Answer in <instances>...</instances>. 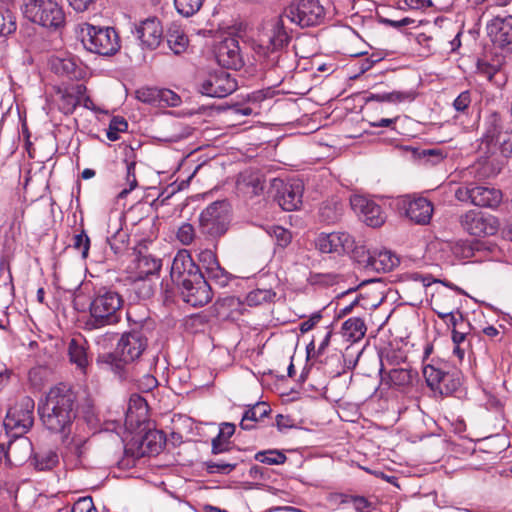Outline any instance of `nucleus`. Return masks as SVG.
Wrapping results in <instances>:
<instances>
[{
	"label": "nucleus",
	"mask_w": 512,
	"mask_h": 512,
	"mask_svg": "<svg viewBox=\"0 0 512 512\" xmlns=\"http://www.w3.org/2000/svg\"><path fill=\"white\" fill-rule=\"evenodd\" d=\"M77 410L76 392L70 384L61 382L47 392L40 417L48 431L59 434L65 441L73 431Z\"/></svg>",
	"instance_id": "obj_1"
},
{
	"label": "nucleus",
	"mask_w": 512,
	"mask_h": 512,
	"mask_svg": "<svg viewBox=\"0 0 512 512\" xmlns=\"http://www.w3.org/2000/svg\"><path fill=\"white\" fill-rule=\"evenodd\" d=\"M148 346V339L141 331H132L122 335L115 352L99 354L97 365L113 372L120 379H128L127 364L139 359Z\"/></svg>",
	"instance_id": "obj_2"
},
{
	"label": "nucleus",
	"mask_w": 512,
	"mask_h": 512,
	"mask_svg": "<svg viewBox=\"0 0 512 512\" xmlns=\"http://www.w3.org/2000/svg\"><path fill=\"white\" fill-rule=\"evenodd\" d=\"M285 16L280 14L267 21L259 35V47L267 58V66L283 67V49L288 45L290 36L285 28Z\"/></svg>",
	"instance_id": "obj_3"
},
{
	"label": "nucleus",
	"mask_w": 512,
	"mask_h": 512,
	"mask_svg": "<svg viewBox=\"0 0 512 512\" xmlns=\"http://www.w3.org/2000/svg\"><path fill=\"white\" fill-rule=\"evenodd\" d=\"M79 37L87 51L98 55L110 56L120 48L119 36L111 27H97L86 23L80 27Z\"/></svg>",
	"instance_id": "obj_4"
},
{
	"label": "nucleus",
	"mask_w": 512,
	"mask_h": 512,
	"mask_svg": "<svg viewBox=\"0 0 512 512\" xmlns=\"http://www.w3.org/2000/svg\"><path fill=\"white\" fill-rule=\"evenodd\" d=\"M24 16L33 23L57 29L65 22L62 7L55 0H22Z\"/></svg>",
	"instance_id": "obj_5"
},
{
	"label": "nucleus",
	"mask_w": 512,
	"mask_h": 512,
	"mask_svg": "<svg viewBox=\"0 0 512 512\" xmlns=\"http://www.w3.org/2000/svg\"><path fill=\"white\" fill-rule=\"evenodd\" d=\"M35 402L30 396H22L11 406L4 419V427L11 436L26 434L34 424Z\"/></svg>",
	"instance_id": "obj_6"
},
{
	"label": "nucleus",
	"mask_w": 512,
	"mask_h": 512,
	"mask_svg": "<svg viewBox=\"0 0 512 512\" xmlns=\"http://www.w3.org/2000/svg\"><path fill=\"white\" fill-rule=\"evenodd\" d=\"M170 276L173 283L182 288H194V285L202 282L207 284L204 275L187 250H180L174 257Z\"/></svg>",
	"instance_id": "obj_7"
},
{
	"label": "nucleus",
	"mask_w": 512,
	"mask_h": 512,
	"mask_svg": "<svg viewBox=\"0 0 512 512\" xmlns=\"http://www.w3.org/2000/svg\"><path fill=\"white\" fill-rule=\"evenodd\" d=\"M200 231L202 234L216 238L228 230L230 215L226 201H216L210 204L200 214Z\"/></svg>",
	"instance_id": "obj_8"
},
{
	"label": "nucleus",
	"mask_w": 512,
	"mask_h": 512,
	"mask_svg": "<svg viewBox=\"0 0 512 512\" xmlns=\"http://www.w3.org/2000/svg\"><path fill=\"white\" fill-rule=\"evenodd\" d=\"M287 20L300 27H310L321 23L324 8L317 0H299L291 3L282 13Z\"/></svg>",
	"instance_id": "obj_9"
},
{
	"label": "nucleus",
	"mask_w": 512,
	"mask_h": 512,
	"mask_svg": "<svg viewBox=\"0 0 512 512\" xmlns=\"http://www.w3.org/2000/svg\"><path fill=\"white\" fill-rule=\"evenodd\" d=\"M427 386L441 395H452L461 386V373L459 371H446L434 364H427L423 368Z\"/></svg>",
	"instance_id": "obj_10"
},
{
	"label": "nucleus",
	"mask_w": 512,
	"mask_h": 512,
	"mask_svg": "<svg viewBox=\"0 0 512 512\" xmlns=\"http://www.w3.org/2000/svg\"><path fill=\"white\" fill-rule=\"evenodd\" d=\"M455 198L479 207L496 208L502 201V192L492 187L469 183L455 190Z\"/></svg>",
	"instance_id": "obj_11"
},
{
	"label": "nucleus",
	"mask_w": 512,
	"mask_h": 512,
	"mask_svg": "<svg viewBox=\"0 0 512 512\" xmlns=\"http://www.w3.org/2000/svg\"><path fill=\"white\" fill-rule=\"evenodd\" d=\"M85 424L81 426L77 423L71 438L65 441L66 453L63 457L66 466L74 469L84 465L87 454V443L89 440L88 432H84Z\"/></svg>",
	"instance_id": "obj_12"
},
{
	"label": "nucleus",
	"mask_w": 512,
	"mask_h": 512,
	"mask_svg": "<svg viewBox=\"0 0 512 512\" xmlns=\"http://www.w3.org/2000/svg\"><path fill=\"white\" fill-rule=\"evenodd\" d=\"M90 303V313L95 321L103 326L122 306L123 300L115 290H102Z\"/></svg>",
	"instance_id": "obj_13"
},
{
	"label": "nucleus",
	"mask_w": 512,
	"mask_h": 512,
	"mask_svg": "<svg viewBox=\"0 0 512 512\" xmlns=\"http://www.w3.org/2000/svg\"><path fill=\"white\" fill-rule=\"evenodd\" d=\"M237 88V81L226 71L209 73L200 83L199 91L206 96L224 98Z\"/></svg>",
	"instance_id": "obj_14"
},
{
	"label": "nucleus",
	"mask_w": 512,
	"mask_h": 512,
	"mask_svg": "<svg viewBox=\"0 0 512 512\" xmlns=\"http://www.w3.org/2000/svg\"><path fill=\"white\" fill-rule=\"evenodd\" d=\"M316 247L322 253L344 254L352 252L355 259L360 252L359 247L355 246L352 236L346 232L322 233L316 239Z\"/></svg>",
	"instance_id": "obj_15"
},
{
	"label": "nucleus",
	"mask_w": 512,
	"mask_h": 512,
	"mask_svg": "<svg viewBox=\"0 0 512 512\" xmlns=\"http://www.w3.org/2000/svg\"><path fill=\"white\" fill-rule=\"evenodd\" d=\"M461 227L470 235H494L498 230L496 217L479 211L470 210L460 216Z\"/></svg>",
	"instance_id": "obj_16"
},
{
	"label": "nucleus",
	"mask_w": 512,
	"mask_h": 512,
	"mask_svg": "<svg viewBox=\"0 0 512 512\" xmlns=\"http://www.w3.org/2000/svg\"><path fill=\"white\" fill-rule=\"evenodd\" d=\"M359 249L360 252L356 260L358 263L363 264L366 269L387 272L396 267L400 262L399 257L390 250H365L364 247H359Z\"/></svg>",
	"instance_id": "obj_17"
},
{
	"label": "nucleus",
	"mask_w": 512,
	"mask_h": 512,
	"mask_svg": "<svg viewBox=\"0 0 512 512\" xmlns=\"http://www.w3.org/2000/svg\"><path fill=\"white\" fill-rule=\"evenodd\" d=\"M350 204L368 226L378 227L383 224L381 207L374 201L361 195H354L350 198Z\"/></svg>",
	"instance_id": "obj_18"
},
{
	"label": "nucleus",
	"mask_w": 512,
	"mask_h": 512,
	"mask_svg": "<svg viewBox=\"0 0 512 512\" xmlns=\"http://www.w3.org/2000/svg\"><path fill=\"white\" fill-rule=\"evenodd\" d=\"M303 184L301 181L280 182L275 196L279 206L285 211L297 210L302 204Z\"/></svg>",
	"instance_id": "obj_19"
},
{
	"label": "nucleus",
	"mask_w": 512,
	"mask_h": 512,
	"mask_svg": "<svg viewBox=\"0 0 512 512\" xmlns=\"http://www.w3.org/2000/svg\"><path fill=\"white\" fill-rule=\"evenodd\" d=\"M14 439L8 444L5 453V465L17 467L32 458L33 445L31 441L22 436H13Z\"/></svg>",
	"instance_id": "obj_20"
},
{
	"label": "nucleus",
	"mask_w": 512,
	"mask_h": 512,
	"mask_svg": "<svg viewBox=\"0 0 512 512\" xmlns=\"http://www.w3.org/2000/svg\"><path fill=\"white\" fill-rule=\"evenodd\" d=\"M216 59L222 67L240 69L243 66V58L238 41L234 38H227L220 42L216 49Z\"/></svg>",
	"instance_id": "obj_21"
},
{
	"label": "nucleus",
	"mask_w": 512,
	"mask_h": 512,
	"mask_svg": "<svg viewBox=\"0 0 512 512\" xmlns=\"http://www.w3.org/2000/svg\"><path fill=\"white\" fill-rule=\"evenodd\" d=\"M487 35L494 45L501 48L512 43V16H496L486 26Z\"/></svg>",
	"instance_id": "obj_22"
},
{
	"label": "nucleus",
	"mask_w": 512,
	"mask_h": 512,
	"mask_svg": "<svg viewBox=\"0 0 512 512\" xmlns=\"http://www.w3.org/2000/svg\"><path fill=\"white\" fill-rule=\"evenodd\" d=\"M137 38L141 44L148 49H156L161 43L163 29L161 23L156 18H148L140 23L136 28Z\"/></svg>",
	"instance_id": "obj_23"
},
{
	"label": "nucleus",
	"mask_w": 512,
	"mask_h": 512,
	"mask_svg": "<svg viewBox=\"0 0 512 512\" xmlns=\"http://www.w3.org/2000/svg\"><path fill=\"white\" fill-rule=\"evenodd\" d=\"M407 217L416 224L430 223L433 215V204L424 197H417L404 202Z\"/></svg>",
	"instance_id": "obj_24"
},
{
	"label": "nucleus",
	"mask_w": 512,
	"mask_h": 512,
	"mask_svg": "<svg viewBox=\"0 0 512 512\" xmlns=\"http://www.w3.org/2000/svg\"><path fill=\"white\" fill-rule=\"evenodd\" d=\"M86 87L83 84H76L65 89L61 93L58 107L64 114H72L76 107L85 98Z\"/></svg>",
	"instance_id": "obj_25"
},
{
	"label": "nucleus",
	"mask_w": 512,
	"mask_h": 512,
	"mask_svg": "<svg viewBox=\"0 0 512 512\" xmlns=\"http://www.w3.org/2000/svg\"><path fill=\"white\" fill-rule=\"evenodd\" d=\"M68 355L70 362L75 364L83 374H86L89 359L87 354V341L82 336L70 340L68 344Z\"/></svg>",
	"instance_id": "obj_26"
},
{
	"label": "nucleus",
	"mask_w": 512,
	"mask_h": 512,
	"mask_svg": "<svg viewBox=\"0 0 512 512\" xmlns=\"http://www.w3.org/2000/svg\"><path fill=\"white\" fill-rule=\"evenodd\" d=\"M271 413L270 406L265 402H258L255 405L245 410L240 427L243 430H252L256 428V424L261 422L265 417Z\"/></svg>",
	"instance_id": "obj_27"
},
{
	"label": "nucleus",
	"mask_w": 512,
	"mask_h": 512,
	"mask_svg": "<svg viewBox=\"0 0 512 512\" xmlns=\"http://www.w3.org/2000/svg\"><path fill=\"white\" fill-rule=\"evenodd\" d=\"M382 382L393 387H406L412 384L413 378L417 376V372L407 368H395L389 372L380 370Z\"/></svg>",
	"instance_id": "obj_28"
},
{
	"label": "nucleus",
	"mask_w": 512,
	"mask_h": 512,
	"mask_svg": "<svg viewBox=\"0 0 512 512\" xmlns=\"http://www.w3.org/2000/svg\"><path fill=\"white\" fill-rule=\"evenodd\" d=\"M51 68L56 74L70 79H79L84 74L82 67L74 58H56L52 60Z\"/></svg>",
	"instance_id": "obj_29"
},
{
	"label": "nucleus",
	"mask_w": 512,
	"mask_h": 512,
	"mask_svg": "<svg viewBox=\"0 0 512 512\" xmlns=\"http://www.w3.org/2000/svg\"><path fill=\"white\" fill-rule=\"evenodd\" d=\"M58 464L59 455L54 449H40L32 454L31 465L38 471H50Z\"/></svg>",
	"instance_id": "obj_30"
},
{
	"label": "nucleus",
	"mask_w": 512,
	"mask_h": 512,
	"mask_svg": "<svg viewBox=\"0 0 512 512\" xmlns=\"http://www.w3.org/2000/svg\"><path fill=\"white\" fill-rule=\"evenodd\" d=\"M367 326L360 317H351L344 321L341 328L342 336L349 342L355 343L364 338Z\"/></svg>",
	"instance_id": "obj_31"
},
{
	"label": "nucleus",
	"mask_w": 512,
	"mask_h": 512,
	"mask_svg": "<svg viewBox=\"0 0 512 512\" xmlns=\"http://www.w3.org/2000/svg\"><path fill=\"white\" fill-rule=\"evenodd\" d=\"M343 214V204L338 198L324 201L319 208L320 219L325 223L337 222Z\"/></svg>",
	"instance_id": "obj_32"
},
{
	"label": "nucleus",
	"mask_w": 512,
	"mask_h": 512,
	"mask_svg": "<svg viewBox=\"0 0 512 512\" xmlns=\"http://www.w3.org/2000/svg\"><path fill=\"white\" fill-rule=\"evenodd\" d=\"M166 444V435L161 430H149L142 439V447L149 454H159Z\"/></svg>",
	"instance_id": "obj_33"
},
{
	"label": "nucleus",
	"mask_w": 512,
	"mask_h": 512,
	"mask_svg": "<svg viewBox=\"0 0 512 512\" xmlns=\"http://www.w3.org/2000/svg\"><path fill=\"white\" fill-rule=\"evenodd\" d=\"M166 40L168 47L175 55L185 52L189 43L186 34L177 26L168 29Z\"/></svg>",
	"instance_id": "obj_34"
},
{
	"label": "nucleus",
	"mask_w": 512,
	"mask_h": 512,
	"mask_svg": "<svg viewBox=\"0 0 512 512\" xmlns=\"http://www.w3.org/2000/svg\"><path fill=\"white\" fill-rule=\"evenodd\" d=\"M180 298L192 307H202L213 298V290H180Z\"/></svg>",
	"instance_id": "obj_35"
},
{
	"label": "nucleus",
	"mask_w": 512,
	"mask_h": 512,
	"mask_svg": "<svg viewBox=\"0 0 512 512\" xmlns=\"http://www.w3.org/2000/svg\"><path fill=\"white\" fill-rule=\"evenodd\" d=\"M502 124L498 113H491L485 120L483 138L487 144L498 142L501 137Z\"/></svg>",
	"instance_id": "obj_36"
},
{
	"label": "nucleus",
	"mask_w": 512,
	"mask_h": 512,
	"mask_svg": "<svg viewBox=\"0 0 512 512\" xmlns=\"http://www.w3.org/2000/svg\"><path fill=\"white\" fill-rule=\"evenodd\" d=\"M413 154L424 164L437 165L447 157V151L439 148L414 149Z\"/></svg>",
	"instance_id": "obj_37"
},
{
	"label": "nucleus",
	"mask_w": 512,
	"mask_h": 512,
	"mask_svg": "<svg viewBox=\"0 0 512 512\" xmlns=\"http://www.w3.org/2000/svg\"><path fill=\"white\" fill-rule=\"evenodd\" d=\"M404 281L413 283L414 285H421L424 288L431 286L432 284L439 283L448 288H458L457 286H451L446 281L436 278L431 274L414 272L404 275Z\"/></svg>",
	"instance_id": "obj_38"
},
{
	"label": "nucleus",
	"mask_w": 512,
	"mask_h": 512,
	"mask_svg": "<svg viewBox=\"0 0 512 512\" xmlns=\"http://www.w3.org/2000/svg\"><path fill=\"white\" fill-rule=\"evenodd\" d=\"M308 281L312 286H334L347 283L343 275L335 273H312Z\"/></svg>",
	"instance_id": "obj_39"
},
{
	"label": "nucleus",
	"mask_w": 512,
	"mask_h": 512,
	"mask_svg": "<svg viewBox=\"0 0 512 512\" xmlns=\"http://www.w3.org/2000/svg\"><path fill=\"white\" fill-rule=\"evenodd\" d=\"M206 275L204 279L207 281L205 284L208 288H211V284L218 285L221 287H225L229 284V280L232 278L221 266L220 264H216L213 267H209L206 271Z\"/></svg>",
	"instance_id": "obj_40"
},
{
	"label": "nucleus",
	"mask_w": 512,
	"mask_h": 512,
	"mask_svg": "<svg viewBox=\"0 0 512 512\" xmlns=\"http://www.w3.org/2000/svg\"><path fill=\"white\" fill-rule=\"evenodd\" d=\"M277 293L274 290H250L245 296V303L248 306H260L275 301Z\"/></svg>",
	"instance_id": "obj_41"
},
{
	"label": "nucleus",
	"mask_w": 512,
	"mask_h": 512,
	"mask_svg": "<svg viewBox=\"0 0 512 512\" xmlns=\"http://www.w3.org/2000/svg\"><path fill=\"white\" fill-rule=\"evenodd\" d=\"M255 460L267 465L284 464L287 460L286 455L276 449L259 451L254 456Z\"/></svg>",
	"instance_id": "obj_42"
},
{
	"label": "nucleus",
	"mask_w": 512,
	"mask_h": 512,
	"mask_svg": "<svg viewBox=\"0 0 512 512\" xmlns=\"http://www.w3.org/2000/svg\"><path fill=\"white\" fill-rule=\"evenodd\" d=\"M203 2L204 0H174V5L179 14L190 17L200 10Z\"/></svg>",
	"instance_id": "obj_43"
},
{
	"label": "nucleus",
	"mask_w": 512,
	"mask_h": 512,
	"mask_svg": "<svg viewBox=\"0 0 512 512\" xmlns=\"http://www.w3.org/2000/svg\"><path fill=\"white\" fill-rule=\"evenodd\" d=\"M16 18L8 9H0V36H7L15 32Z\"/></svg>",
	"instance_id": "obj_44"
},
{
	"label": "nucleus",
	"mask_w": 512,
	"mask_h": 512,
	"mask_svg": "<svg viewBox=\"0 0 512 512\" xmlns=\"http://www.w3.org/2000/svg\"><path fill=\"white\" fill-rule=\"evenodd\" d=\"M139 274L145 276L154 275L161 268L160 260L151 256H142L138 263Z\"/></svg>",
	"instance_id": "obj_45"
},
{
	"label": "nucleus",
	"mask_w": 512,
	"mask_h": 512,
	"mask_svg": "<svg viewBox=\"0 0 512 512\" xmlns=\"http://www.w3.org/2000/svg\"><path fill=\"white\" fill-rule=\"evenodd\" d=\"M159 90L153 87H142L135 91V96L145 104L159 105Z\"/></svg>",
	"instance_id": "obj_46"
},
{
	"label": "nucleus",
	"mask_w": 512,
	"mask_h": 512,
	"mask_svg": "<svg viewBox=\"0 0 512 512\" xmlns=\"http://www.w3.org/2000/svg\"><path fill=\"white\" fill-rule=\"evenodd\" d=\"M448 308H451V314L445 322L447 325L452 326V329H457V326L464 320V315L461 312L460 299L453 297L452 301L448 304Z\"/></svg>",
	"instance_id": "obj_47"
},
{
	"label": "nucleus",
	"mask_w": 512,
	"mask_h": 512,
	"mask_svg": "<svg viewBox=\"0 0 512 512\" xmlns=\"http://www.w3.org/2000/svg\"><path fill=\"white\" fill-rule=\"evenodd\" d=\"M454 294L452 295H446L443 302H439V299H436L435 304L437 308H434V311L436 312L437 316L446 321L448 316L451 314V308H448V304L452 301L453 297H456V299L459 298V296L464 293V290H453Z\"/></svg>",
	"instance_id": "obj_48"
},
{
	"label": "nucleus",
	"mask_w": 512,
	"mask_h": 512,
	"mask_svg": "<svg viewBox=\"0 0 512 512\" xmlns=\"http://www.w3.org/2000/svg\"><path fill=\"white\" fill-rule=\"evenodd\" d=\"M204 465L206 467L207 472L210 474H213V473L229 474L236 468L237 463L236 462L231 463V462H226V461L216 462V461L209 460V461H206L204 463Z\"/></svg>",
	"instance_id": "obj_49"
},
{
	"label": "nucleus",
	"mask_w": 512,
	"mask_h": 512,
	"mask_svg": "<svg viewBox=\"0 0 512 512\" xmlns=\"http://www.w3.org/2000/svg\"><path fill=\"white\" fill-rule=\"evenodd\" d=\"M471 102V92L465 90L454 99L452 106L457 113L468 114Z\"/></svg>",
	"instance_id": "obj_50"
},
{
	"label": "nucleus",
	"mask_w": 512,
	"mask_h": 512,
	"mask_svg": "<svg viewBox=\"0 0 512 512\" xmlns=\"http://www.w3.org/2000/svg\"><path fill=\"white\" fill-rule=\"evenodd\" d=\"M73 247L76 250L81 252V256L83 259L88 257L89 248H90V239L84 230H82L80 233L74 235Z\"/></svg>",
	"instance_id": "obj_51"
},
{
	"label": "nucleus",
	"mask_w": 512,
	"mask_h": 512,
	"mask_svg": "<svg viewBox=\"0 0 512 512\" xmlns=\"http://www.w3.org/2000/svg\"><path fill=\"white\" fill-rule=\"evenodd\" d=\"M135 166H136L135 162H127L126 163V182L129 185V188L128 189L125 188L119 193L120 198L126 197L130 191H132L133 189H135L137 187Z\"/></svg>",
	"instance_id": "obj_52"
},
{
	"label": "nucleus",
	"mask_w": 512,
	"mask_h": 512,
	"mask_svg": "<svg viewBox=\"0 0 512 512\" xmlns=\"http://www.w3.org/2000/svg\"><path fill=\"white\" fill-rule=\"evenodd\" d=\"M414 290H403V294H399L398 290L395 292L399 295V299L406 305L410 306H419L422 304L424 300V295L418 291L417 293H412Z\"/></svg>",
	"instance_id": "obj_53"
},
{
	"label": "nucleus",
	"mask_w": 512,
	"mask_h": 512,
	"mask_svg": "<svg viewBox=\"0 0 512 512\" xmlns=\"http://www.w3.org/2000/svg\"><path fill=\"white\" fill-rule=\"evenodd\" d=\"M352 504L356 512H373L376 509V504L365 496L355 495Z\"/></svg>",
	"instance_id": "obj_54"
},
{
	"label": "nucleus",
	"mask_w": 512,
	"mask_h": 512,
	"mask_svg": "<svg viewBox=\"0 0 512 512\" xmlns=\"http://www.w3.org/2000/svg\"><path fill=\"white\" fill-rule=\"evenodd\" d=\"M195 238V231L191 224L184 223L181 225L177 231V239L183 245H189Z\"/></svg>",
	"instance_id": "obj_55"
},
{
	"label": "nucleus",
	"mask_w": 512,
	"mask_h": 512,
	"mask_svg": "<svg viewBox=\"0 0 512 512\" xmlns=\"http://www.w3.org/2000/svg\"><path fill=\"white\" fill-rule=\"evenodd\" d=\"M180 97L170 89L159 90V106L167 105L175 107L180 103Z\"/></svg>",
	"instance_id": "obj_56"
},
{
	"label": "nucleus",
	"mask_w": 512,
	"mask_h": 512,
	"mask_svg": "<svg viewBox=\"0 0 512 512\" xmlns=\"http://www.w3.org/2000/svg\"><path fill=\"white\" fill-rule=\"evenodd\" d=\"M71 512H97L92 497L86 496L74 502Z\"/></svg>",
	"instance_id": "obj_57"
},
{
	"label": "nucleus",
	"mask_w": 512,
	"mask_h": 512,
	"mask_svg": "<svg viewBox=\"0 0 512 512\" xmlns=\"http://www.w3.org/2000/svg\"><path fill=\"white\" fill-rule=\"evenodd\" d=\"M198 259L203 264L206 271L209 267H213L219 263L215 253L209 249L202 250L198 255Z\"/></svg>",
	"instance_id": "obj_58"
},
{
	"label": "nucleus",
	"mask_w": 512,
	"mask_h": 512,
	"mask_svg": "<svg viewBox=\"0 0 512 512\" xmlns=\"http://www.w3.org/2000/svg\"><path fill=\"white\" fill-rule=\"evenodd\" d=\"M321 319H322V314L320 311L313 313L309 319L303 321L300 324V326H299L300 332L302 334L309 332L320 322Z\"/></svg>",
	"instance_id": "obj_59"
},
{
	"label": "nucleus",
	"mask_w": 512,
	"mask_h": 512,
	"mask_svg": "<svg viewBox=\"0 0 512 512\" xmlns=\"http://www.w3.org/2000/svg\"><path fill=\"white\" fill-rule=\"evenodd\" d=\"M139 382V388L144 391L148 392L157 387L158 381L157 379L151 375V374H144L143 377L138 380Z\"/></svg>",
	"instance_id": "obj_60"
},
{
	"label": "nucleus",
	"mask_w": 512,
	"mask_h": 512,
	"mask_svg": "<svg viewBox=\"0 0 512 512\" xmlns=\"http://www.w3.org/2000/svg\"><path fill=\"white\" fill-rule=\"evenodd\" d=\"M229 450V441L221 438V436H216L212 440V454H220Z\"/></svg>",
	"instance_id": "obj_61"
},
{
	"label": "nucleus",
	"mask_w": 512,
	"mask_h": 512,
	"mask_svg": "<svg viewBox=\"0 0 512 512\" xmlns=\"http://www.w3.org/2000/svg\"><path fill=\"white\" fill-rule=\"evenodd\" d=\"M13 286L12 284V276L8 266L4 263L0 264V288Z\"/></svg>",
	"instance_id": "obj_62"
},
{
	"label": "nucleus",
	"mask_w": 512,
	"mask_h": 512,
	"mask_svg": "<svg viewBox=\"0 0 512 512\" xmlns=\"http://www.w3.org/2000/svg\"><path fill=\"white\" fill-rule=\"evenodd\" d=\"M109 126L111 127V130L120 133L127 130L128 123L123 117H113L110 121Z\"/></svg>",
	"instance_id": "obj_63"
},
{
	"label": "nucleus",
	"mask_w": 512,
	"mask_h": 512,
	"mask_svg": "<svg viewBox=\"0 0 512 512\" xmlns=\"http://www.w3.org/2000/svg\"><path fill=\"white\" fill-rule=\"evenodd\" d=\"M500 143V150L503 156L511 157L512 156V136H508V138H504L503 140L498 141Z\"/></svg>",
	"instance_id": "obj_64"
}]
</instances>
